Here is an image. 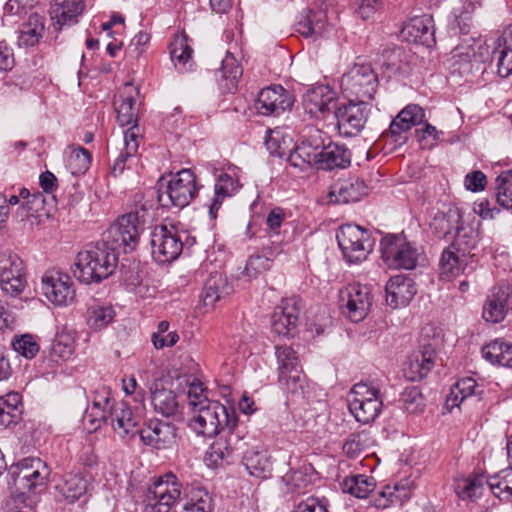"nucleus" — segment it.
Wrapping results in <instances>:
<instances>
[{
    "mask_svg": "<svg viewBox=\"0 0 512 512\" xmlns=\"http://www.w3.org/2000/svg\"><path fill=\"white\" fill-rule=\"evenodd\" d=\"M23 411L21 395L11 392L0 397V429L9 428L21 420Z\"/></svg>",
    "mask_w": 512,
    "mask_h": 512,
    "instance_id": "nucleus-37",
    "label": "nucleus"
},
{
    "mask_svg": "<svg viewBox=\"0 0 512 512\" xmlns=\"http://www.w3.org/2000/svg\"><path fill=\"white\" fill-rule=\"evenodd\" d=\"M370 112V105L366 101L350 99L349 103L335 110L337 129L344 137L357 136L365 127Z\"/></svg>",
    "mask_w": 512,
    "mask_h": 512,
    "instance_id": "nucleus-11",
    "label": "nucleus"
},
{
    "mask_svg": "<svg viewBox=\"0 0 512 512\" xmlns=\"http://www.w3.org/2000/svg\"><path fill=\"white\" fill-rule=\"evenodd\" d=\"M166 193L172 206L183 208L198 194L196 176L190 169H182L176 174L169 173Z\"/></svg>",
    "mask_w": 512,
    "mask_h": 512,
    "instance_id": "nucleus-15",
    "label": "nucleus"
},
{
    "mask_svg": "<svg viewBox=\"0 0 512 512\" xmlns=\"http://www.w3.org/2000/svg\"><path fill=\"white\" fill-rule=\"evenodd\" d=\"M193 411L195 415L189 423L191 429L205 437L217 436L204 458L208 467L216 468L232 456L241 440L239 433H235L238 427L236 412L218 401H206L204 406Z\"/></svg>",
    "mask_w": 512,
    "mask_h": 512,
    "instance_id": "nucleus-1",
    "label": "nucleus"
},
{
    "mask_svg": "<svg viewBox=\"0 0 512 512\" xmlns=\"http://www.w3.org/2000/svg\"><path fill=\"white\" fill-rule=\"evenodd\" d=\"M412 495V487L407 480L395 485H384L371 495V503L377 508H388L392 505H402Z\"/></svg>",
    "mask_w": 512,
    "mask_h": 512,
    "instance_id": "nucleus-23",
    "label": "nucleus"
},
{
    "mask_svg": "<svg viewBox=\"0 0 512 512\" xmlns=\"http://www.w3.org/2000/svg\"><path fill=\"white\" fill-rule=\"evenodd\" d=\"M462 220V214L458 208H449L446 212L435 213L429 228L435 238L448 239L453 232H456Z\"/></svg>",
    "mask_w": 512,
    "mask_h": 512,
    "instance_id": "nucleus-29",
    "label": "nucleus"
},
{
    "mask_svg": "<svg viewBox=\"0 0 512 512\" xmlns=\"http://www.w3.org/2000/svg\"><path fill=\"white\" fill-rule=\"evenodd\" d=\"M486 481L481 475L460 479L456 482V493L463 500L476 499L482 495Z\"/></svg>",
    "mask_w": 512,
    "mask_h": 512,
    "instance_id": "nucleus-50",
    "label": "nucleus"
},
{
    "mask_svg": "<svg viewBox=\"0 0 512 512\" xmlns=\"http://www.w3.org/2000/svg\"><path fill=\"white\" fill-rule=\"evenodd\" d=\"M339 302L349 319L358 322L365 318L370 309V288L360 283L348 284L340 291Z\"/></svg>",
    "mask_w": 512,
    "mask_h": 512,
    "instance_id": "nucleus-13",
    "label": "nucleus"
},
{
    "mask_svg": "<svg viewBox=\"0 0 512 512\" xmlns=\"http://www.w3.org/2000/svg\"><path fill=\"white\" fill-rule=\"evenodd\" d=\"M240 188L239 181L227 173H221L214 185V197L209 205V216L216 219L218 211L226 198L232 197Z\"/></svg>",
    "mask_w": 512,
    "mask_h": 512,
    "instance_id": "nucleus-35",
    "label": "nucleus"
},
{
    "mask_svg": "<svg viewBox=\"0 0 512 512\" xmlns=\"http://www.w3.org/2000/svg\"><path fill=\"white\" fill-rule=\"evenodd\" d=\"M299 299L286 298L275 307L271 316L272 331L279 336H292L299 320Z\"/></svg>",
    "mask_w": 512,
    "mask_h": 512,
    "instance_id": "nucleus-16",
    "label": "nucleus"
},
{
    "mask_svg": "<svg viewBox=\"0 0 512 512\" xmlns=\"http://www.w3.org/2000/svg\"><path fill=\"white\" fill-rule=\"evenodd\" d=\"M280 385L290 394L294 396H303L306 389V377L302 373L301 368L288 371L285 376L278 375Z\"/></svg>",
    "mask_w": 512,
    "mask_h": 512,
    "instance_id": "nucleus-53",
    "label": "nucleus"
},
{
    "mask_svg": "<svg viewBox=\"0 0 512 512\" xmlns=\"http://www.w3.org/2000/svg\"><path fill=\"white\" fill-rule=\"evenodd\" d=\"M186 398L189 400V405L192 407L193 410H196L197 408L204 406L206 404V401H209L207 397L204 395V388L202 386V383L196 380L190 382L189 376L184 399Z\"/></svg>",
    "mask_w": 512,
    "mask_h": 512,
    "instance_id": "nucleus-60",
    "label": "nucleus"
},
{
    "mask_svg": "<svg viewBox=\"0 0 512 512\" xmlns=\"http://www.w3.org/2000/svg\"><path fill=\"white\" fill-rule=\"evenodd\" d=\"M188 385V375L178 369L168 371L162 376V419L165 421L184 422L182 402Z\"/></svg>",
    "mask_w": 512,
    "mask_h": 512,
    "instance_id": "nucleus-6",
    "label": "nucleus"
},
{
    "mask_svg": "<svg viewBox=\"0 0 512 512\" xmlns=\"http://www.w3.org/2000/svg\"><path fill=\"white\" fill-rule=\"evenodd\" d=\"M480 223L477 224L479 226ZM479 243V231L478 227H473L471 224H465L464 221L460 223L456 232L453 236V241L449 245L457 253L462 254L463 257H468L471 262L473 261L474 254L472 253L475 250Z\"/></svg>",
    "mask_w": 512,
    "mask_h": 512,
    "instance_id": "nucleus-30",
    "label": "nucleus"
},
{
    "mask_svg": "<svg viewBox=\"0 0 512 512\" xmlns=\"http://www.w3.org/2000/svg\"><path fill=\"white\" fill-rule=\"evenodd\" d=\"M74 352V346L68 337L60 336L57 337L51 347V357L55 361H66Z\"/></svg>",
    "mask_w": 512,
    "mask_h": 512,
    "instance_id": "nucleus-63",
    "label": "nucleus"
},
{
    "mask_svg": "<svg viewBox=\"0 0 512 512\" xmlns=\"http://www.w3.org/2000/svg\"><path fill=\"white\" fill-rule=\"evenodd\" d=\"M45 31V18L38 13H32L21 25L18 36L20 47H33L43 37Z\"/></svg>",
    "mask_w": 512,
    "mask_h": 512,
    "instance_id": "nucleus-36",
    "label": "nucleus"
},
{
    "mask_svg": "<svg viewBox=\"0 0 512 512\" xmlns=\"http://www.w3.org/2000/svg\"><path fill=\"white\" fill-rule=\"evenodd\" d=\"M26 277L22 259L14 253L4 252L0 254V279L9 277Z\"/></svg>",
    "mask_w": 512,
    "mask_h": 512,
    "instance_id": "nucleus-51",
    "label": "nucleus"
},
{
    "mask_svg": "<svg viewBox=\"0 0 512 512\" xmlns=\"http://www.w3.org/2000/svg\"><path fill=\"white\" fill-rule=\"evenodd\" d=\"M232 291L233 287L229 284L227 277L215 272L206 279L201 298L205 306L214 307L216 302L230 295Z\"/></svg>",
    "mask_w": 512,
    "mask_h": 512,
    "instance_id": "nucleus-33",
    "label": "nucleus"
},
{
    "mask_svg": "<svg viewBox=\"0 0 512 512\" xmlns=\"http://www.w3.org/2000/svg\"><path fill=\"white\" fill-rule=\"evenodd\" d=\"M282 482L286 487V492L300 495L304 494L312 485V475L306 467L290 470L282 477Z\"/></svg>",
    "mask_w": 512,
    "mask_h": 512,
    "instance_id": "nucleus-46",
    "label": "nucleus"
},
{
    "mask_svg": "<svg viewBox=\"0 0 512 512\" xmlns=\"http://www.w3.org/2000/svg\"><path fill=\"white\" fill-rule=\"evenodd\" d=\"M367 193L368 187L364 180L358 177H351L335 185L328 196L331 203L347 204L359 201Z\"/></svg>",
    "mask_w": 512,
    "mask_h": 512,
    "instance_id": "nucleus-28",
    "label": "nucleus"
},
{
    "mask_svg": "<svg viewBox=\"0 0 512 512\" xmlns=\"http://www.w3.org/2000/svg\"><path fill=\"white\" fill-rule=\"evenodd\" d=\"M341 87L357 101L371 100L378 87V77L370 64H355L342 76Z\"/></svg>",
    "mask_w": 512,
    "mask_h": 512,
    "instance_id": "nucleus-8",
    "label": "nucleus"
},
{
    "mask_svg": "<svg viewBox=\"0 0 512 512\" xmlns=\"http://www.w3.org/2000/svg\"><path fill=\"white\" fill-rule=\"evenodd\" d=\"M183 424L184 422L165 421L162 419V450L167 451L164 457L169 460L178 455Z\"/></svg>",
    "mask_w": 512,
    "mask_h": 512,
    "instance_id": "nucleus-40",
    "label": "nucleus"
},
{
    "mask_svg": "<svg viewBox=\"0 0 512 512\" xmlns=\"http://www.w3.org/2000/svg\"><path fill=\"white\" fill-rule=\"evenodd\" d=\"M14 350L21 356L31 359L36 356L39 351V345L32 335L25 334L16 338L13 343Z\"/></svg>",
    "mask_w": 512,
    "mask_h": 512,
    "instance_id": "nucleus-61",
    "label": "nucleus"
},
{
    "mask_svg": "<svg viewBox=\"0 0 512 512\" xmlns=\"http://www.w3.org/2000/svg\"><path fill=\"white\" fill-rule=\"evenodd\" d=\"M478 384L475 379L471 377H465L456 382L451 388L449 395L447 396V406L459 407L460 404L467 398L473 395H480L482 391H478Z\"/></svg>",
    "mask_w": 512,
    "mask_h": 512,
    "instance_id": "nucleus-44",
    "label": "nucleus"
},
{
    "mask_svg": "<svg viewBox=\"0 0 512 512\" xmlns=\"http://www.w3.org/2000/svg\"><path fill=\"white\" fill-rule=\"evenodd\" d=\"M489 490L503 501L512 500V467L490 477L487 481Z\"/></svg>",
    "mask_w": 512,
    "mask_h": 512,
    "instance_id": "nucleus-47",
    "label": "nucleus"
},
{
    "mask_svg": "<svg viewBox=\"0 0 512 512\" xmlns=\"http://www.w3.org/2000/svg\"><path fill=\"white\" fill-rule=\"evenodd\" d=\"M91 159V154L87 149L78 147L72 151L67 165L73 175H81L89 169Z\"/></svg>",
    "mask_w": 512,
    "mask_h": 512,
    "instance_id": "nucleus-58",
    "label": "nucleus"
},
{
    "mask_svg": "<svg viewBox=\"0 0 512 512\" xmlns=\"http://www.w3.org/2000/svg\"><path fill=\"white\" fill-rule=\"evenodd\" d=\"M115 315L112 305L94 303L87 309V324L94 330H101L114 320Z\"/></svg>",
    "mask_w": 512,
    "mask_h": 512,
    "instance_id": "nucleus-45",
    "label": "nucleus"
},
{
    "mask_svg": "<svg viewBox=\"0 0 512 512\" xmlns=\"http://www.w3.org/2000/svg\"><path fill=\"white\" fill-rule=\"evenodd\" d=\"M146 209L126 213L120 217L104 232L103 239L111 245L116 252L120 248L125 253L135 250L138 245L142 225L146 222Z\"/></svg>",
    "mask_w": 512,
    "mask_h": 512,
    "instance_id": "nucleus-3",
    "label": "nucleus"
},
{
    "mask_svg": "<svg viewBox=\"0 0 512 512\" xmlns=\"http://www.w3.org/2000/svg\"><path fill=\"white\" fill-rule=\"evenodd\" d=\"M213 498L202 487L193 489L190 500L185 504V512H213Z\"/></svg>",
    "mask_w": 512,
    "mask_h": 512,
    "instance_id": "nucleus-55",
    "label": "nucleus"
},
{
    "mask_svg": "<svg viewBox=\"0 0 512 512\" xmlns=\"http://www.w3.org/2000/svg\"><path fill=\"white\" fill-rule=\"evenodd\" d=\"M511 305V288L507 285L494 287L483 307V318L492 323H499L504 320Z\"/></svg>",
    "mask_w": 512,
    "mask_h": 512,
    "instance_id": "nucleus-22",
    "label": "nucleus"
},
{
    "mask_svg": "<svg viewBox=\"0 0 512 512\" xmlns=\"http://www.w3.org/2000/svg\"><path fill=\"white\" fill-rule=\"evenodd\" d=\"M347 402L350 413L361 424L374 422L383 407L380 388L372 382L354 384L348 393Z\"/></svg>",
    "mask_w": 512,
    "mask_h": 512,
    "instance_id": "nucleus-4",
    "label": "nucleus"
},
{
    "mask_svg": "<svg viewBox=\"0 0 512 512\" xmlns=\"http://www.w3.org/2000/svg\"><path fill=\"white\" fill-rule=\"evenodd\" d=\"M44 296L54 305L66 306L76 297L74 284L70 276L60 270H47L41 279Z\"/></svg>",
    "mask_w": 512,
    "mask_h": 512,
    "instance_id": "nucleus-12",
    "label": "nucleus"
},
{
    "mask_svg": "<svg viewBox=\"0 0 512 512\" xmlns=\"http://www.w3.org/2000/svg\"><path fill=\"white\" fill-rule=\"evenodd\" d=\"M435 351L428 346L411 354L404 366V376L409 381H420L434 367Z\"/></svg>",
    "mask_w": 512,
    "mask_h": 512,
    "instance_id": "nucleus-27",
    "label": "nucleus"
},
{
    "mask_svg": "<svg viewBox=\"0 0 512 512\" xmlns=\"http://www.w3.org/2000/svg\"><path fill=\"white\" fill-rule=\"evenodd\" d=\"M243 465L251 476L267 478L272 471V462L267 451L247 450L243 456Z\"/></svg>",
    "mask_w": 512,
    "mask_h": 512,
    "instance_id": "nucleus-38",
    "label": "nucleus"
},
{
    "mask_svg": "<svg viewBox=\"0 0 512 512\" xmlns=\"http://www.w3.org/2000/svg\"><path fill=\"white\" fill-rule=\"evenodd\" d=\"M138 139L139 135L135 128H128L124 131V148L115 159L110 171V176L116 178L124 172L127 161L135 156L138 151Z\"/></svg>",
    "mask_w": 512,
    "mask_h": 512,
    "instance_id": "nucleus-39",
    "label": "nucleus"
},
{
    "mask_svg": "<svg viewBox=\"0 0 512 512\" xmlns=\"http://www.w3.org/2000/svg\"><path fill=\"white\" fill-rule=\"evenodd\" d=\"M141 104L140 88L133 82L124 83L114 96L113 105L117 122L122 127L135 128L138 135V117Z\"/></svg>",
    "mask_w": 512,
    "mask_h": 512,
    "instance_id": "nucleus-10",
    "label": "nucleus"
},
{
    "mask_svg": "<svg viewBox=\"0 0 512 512\" xmlns=\"http://www.w3.org/2000/svg\"><path fill=\"white\" fill-rule=\"evenodd\" d=\"M292 93L281 85H273L262 89L255 102V108L263 116H279L290 110L294 104Z\"/></svg>",
    "mask_w": 512,
    "mask_h": 512,
    "instance_id": "nucleus-14",
    "label": "nucleus"
},
{
    "mask_svg": "<svg viewBox=\"0 0 512 512\" xmlns=\"http://www.w3.org/2000/svg\"><path fill=\"white\" fill-rule=\"evenodd\" d=\"M322 144V132L320 130L312 131L308 138L297 145L293 151L289 152V163L300 169L313 164L318 166Z\"/></svg>",
    "mask_w": 512,
    "mask_h": 512,
    "instance_id": "nucleus-19",
    "label": "nucleus"
},
{
    "mask_svg": "<svg viewBox=\"0 0 512 512\" xmlns=\"http://www.w3.org/2000/svg\"><path fill=\"white\" fill-rule=\"evenodd\" d=\"M351 153L344 146L330 142L328 145L322 144L321 153L318 160V168L323 170H333L335 168H346L350 165Z\"/></svg>",
    "mask_w": 512,
    "mask_h": 512,
    "instance_id": "nucleus-32",
    "label": "nucleus"
},
{
    "mask_svg": "<svg viewBox=\"0 0 512 512\" xmlns=\"http://www.w3.org/2000/svg\"><path fill=\"white\" fill-rule=\"evenodd\" d=\"M275 355L278 363V375L299 369V361L296 352L289 346L277 345L275 347Z\"/></svg>",
    "mask_w": 512,
    "mask_h": 512,
    "instance_id": "nucleus-56",
    "label": "nucleus"
},
{
    "mask_svg": "<svg viewBox=\"0 0 512 512\" xmlns=\"http://www.w3.org/2000/svg\"><path fill=\"white\" fill-rule=\"evenodd\" d=\"M44 196L41 192L37 191L32 194V197L23 200L20 207L17 209L16 218L19 221L35 216L44 205Z\"/></svg>",
    "mask_w": 512,
    "mask_h": 512,
    "instance_id": "nucleus-59",
    "label": "nucleus"
},
{
    "mask_svg": "<svg viewBox=\"0 0 512 512\" xmlns=\"http://www.w3.org/2000/svg\"><path fill=\"white\" fill-rule=\"evenodd\" d=\"M58 489L67 502L73 503L86 493L87 481L80 475L69 474Z\"/></svg>",
    "mask_w": 512,
    "mask_h": 512,
    "instance_id": "nucleus-48",
    "label": "nucleus"
},
{
    "mask_svg": "<svg viewBox=\"0 0 512 512\" xmlns=\"http://www.w3.org/2000/svg\"><path fill=\"white\" fill-rule=\"evenodd\" d=\"M403 408L410 414L420 413L425 408V399L421 390L416 387H407L401 395Z\"/></svg>",
    "mask_w": 512,
    "mask_h": 512,
    "instance_id": "nucleus-57",
    "label": "nucleus"
},
{
    "mask_svg": "<svg viewBox=\"0 0 512 512\" xmlns=\"http://www.w3.org/2000/svg\"><path fill=\"white\" fill-rule=\"evenodd\" d=\"M341 488L356 498H367L376 490V480L363 474L350 475L342 481Z\"/></svg>",
    "mask_w": 512,
    "mask_h": 512,
    "instance_id": "nucleus-41",
    "label": "nucleus"
},
{
    "mask_svg": "<svg viewBox=\"0 0 512 512\" xmlns=\"http://www.w3.org/2000/svg\"><path fill=\"white\" fill-rule=\"evenodd\" d=\"M117 403L109 386L99 385L93 391L92 405L90 411L85 415V420L89 422L92 430L96 431L108 422L109 414Z\"/></svg>",
    "mask_w": 512,
    "mask_h": 512,
    "instance_id": "nucleus-17",
    "label": "nucleus"
},
{
    "mask_svg": "<svg viewBox=\"0 0 512 512\" xmlns=\"http://www.w3.org/2000/svg\"><path fill=\"white\" fill-rule=\"evenodd\" d=\"M117 264L118 252L102 238L78 252L72 272L80 283H100L114 273Z\"/></svg>",
    "mask_w": 512,
    "mask_h": 512,
    "instance_id": "nucleus-2",
    "label": "nucleus"
},
{
    "mask_svg": "<svg viewBox=\"0 0 512 512\" xmlns=\"http://www.w3.org/2000/svg\"><path fill=\"white\" fill-rule=\"evenodd\" d=\"M85 9L84 0H53L49 13L55 31L78 23Z\"/></svg>",
    "mask_w": 512,
    "mask_h": 512,
    "instance_id": "nucleus-21",
    "label": "nucleus"
},
{
    "mask_svg": "<svg viewBox=\"0 0 512 512\" xmlns=\"http://www.w3.org/2000/svg\"><path fill=\"white\" fill-rule=\"evenodd\" d=\"M336 239L344 258L349 263L365 260L372 248L368 231L358 225L341 226L336 234Z\"/></svg>",
    "mask_w": 512,
    "mask_h": 512,
    "instance_id": "nucleus-9",
    "label": "nucleus"
},
{
    "mask_svg": "<svg viewBox=\"0 0 512 512\" xmlns=\"http://www.w3.org/2000/svg\"><path fill=\"white\" fill-rule=\"evenodd\" d=\"M47 466L40 458H24L8 470V487L12 494L26 495L44 485Z\"/></svg>",
    "mask_w": 512,
    "mask_h": 512,
    "instance_id": "nucleus-5",
    "label": "nucleus"
},
{
    "mask_svg": "<svg viewBox=\"0 0 512 512\" xmlns=\"http://www.w3.org/2000/svg\"><path fill=\"white\" fill-rule=\"evenodd\" d=\"M325 15L322 12L309 11L308 14L298 22L297 30L305 37H318L325 31Z\"/></svg>",
    "mask_w": 512,
    "mask_h": 512,
    "instance_id": "nucleus-49",
    "label": "nucleus"
},
{
    "mask_svg": "<svg viewBox=\"0 0 512 512\" xmlns=\"http://www.w3.org/2000/svg\"><path fill=\"white\" fill-rule=\"evenodd\" d=\"M424 118L425 112L419 105L409 104L392 120L387 135H390L395 143L403 144L407 140L405 133L422 123Z\"/></svg>",
    "mask_w": 512,
    "mask_h": 512,
    "instance_id": "nucleus-20",
    "label": "nucleus"
},
{
    "mask_svg": "<svg viewBox=\"0 0 512 512\" xmlns=\"http://www.w3.org/2000/svg\"><path fill=\"white\" fill-rule=\"evenodd\" d=\"M382 259L390 267L412 270L416 268L421 248L403 234H389L380 243Z\"/></svg>",
    "mask_w": 512,
    "mask_h": 512,
    "instance_id": "nucleus-7",
    "label": "nucleus"
},
{
    "mask_svg": "<svg viewBox=\"0 0 512 512\" xmlns=\"http://www.w3.org/2000/svg\"><path fill=\"white\" fill-rule=\"evenodd\" d=\"M482 355L492 364L512 368V343L496 339L482 348Z\"/></svg>",
    "mask_w": 512,
    "mask_h": 512,
    "instance_id": "nucleus-42",
    "label": "nucleus"
},
{
    "mask_svg": "<svg viewBox=\"0 0 512 512\" xmlns=\"http://www.w3.org/2000/svg\"><path fill=\"white\" fill-rule=\"evenodd\" d=\"M401 37L414 44L430 47L435 44L432 19L428 16L410 19L401 30Z\"/></svg>",
    "mask_w": 512,
    "mask_h": 512,
    "instance_id": "nucleus-25",
    "label": "nucleus"
},
{
    "mask_svg": "<svg viewBox=\"0 0 512 512\" xmlns=\"http://www.w3.org/2000/svg\"><path fill=\"white\" fill-rule=\"evenodd\" d=\"M473 263L467 256L463 257L462 254L448 246L443 250L440 257V274L448 280L460 274L469 275L475 269Z\"/></svg>",
    "mask_w": 512,
    "mask_h": 512,
    "instance_id": "nucleus-26",
    "label": "nucleus"
},
{
    "mask_svg": "<svg viewBox=\"0 0 512 512\" xmlns=\"http://www.w3.org/2000/svg\"><path fill=\"white\" fill-rule=\"evenodd\" d=\"M385 290L386 302L392 308L408 305L417 292L413 280L401 275L390 278Z\"/></svg>",
    "mask_w": 512,
    "mask_h": 512,
    "instance_id": "nucleus-24",
    "label": "nucleus"
},
{
    "mask_svg": "<svg viewBox=\"0 0 512 512\" xmlns=\"http://www.w3.org/2000/svg\"><path fill=\"white\" fill-rule=\"evenodd\" d=\"M169 53L172 63L180 72L190 71L193 67V49L188 44V37L184 32L176 34L170 42Z\"/></svg>",
    "mask_w": 512,
    "mask_h": 512,
    "instance_id": "nucleus-34",
    "label": "nucleus"
},
{
    "mask_svg": "<svg viewBox=\"0 0 512 512\" xmlns=\"http://www.w3.org/2000/svg\"><path fill=\"white\" fill-rule=\"evenodd\" d=\"M243 70L238 64L236 58L227 54L222 60V65L217 72V80L220 81V85L227 92H232L237 87V82L242 76Z\"/></svg>",
    "mask_w": 512,
    "mask_h": 512,
    "instance_id": "nucleus-43",
    "label": "nucleus"
},
{
    "mask_svg": "<svg viewBox=\"0 0 512 512\" xmlns=\"http://www.w3.org/2000/svg\"><path fill=\"white\" fill-rule=\"evenodd\" d=\"M182 484L172 472L162 475V506L171 507L181 496Z\"/></svg>",
    "mask_w": 512,
    "mask_h": 512,
    "instance_id": "nucleus-54",
    "label": "nucleus"
},
{
    "mask_svg": "<svg viewBox=\"0 0 512 512\" xmlns=\"http://www.w3.org/2000/svg\"><path fill=\"white\" fill-rule=\"evenodd\" d=\"M272 263L261 253H256L248 259L245 266V273L249 277L256 278L259 274L270 270Z\"/></svg>",
    "mask_w": 512,
    "mask_h": 512,
    "instance_id": "nucleus-62",
    "label": "nucleus"
},
{
    "mask_svg": "<svg viewBox=\"0 0 512 512\" xmlns=\"http://www.w3.org/2000/svg\"><path fill=\"white\" fill-rule=\"evenodd\" d=\"M183 244L176 233H172L162 225V262H172L181 255Z\"/></svg>",
    "mask_w": 512,
    "mask_h": 512,
    "instance_id": "nucleus-52",
    "label": "nucleus"
},
{
    "mask_svg": "<svg viewBox=\"0 0 512 512\" xmlns=\"http://www.w3.org/2000/svg\"><path fill=\"white\" fill-rule=\"evenodd\" d=\"M302 102L311 118L325 119L336 103L335 92L327 85H318L303 95Z\"/></svg>",
    "mask_w": 512,
    "mask_h": 512,
    "instance_id": "nucleus-18",
    "label": "nucleus"
},
{
    "mask_svg": "<svg viewBox=\"0 0 512 512\" xmlns=\"http://www.w3.org/2000/svg\"><path fill=\"white\" fill-rule=\"evenodd\" d=\"M109 419L114 431L122 438L134 436L138 432L136 429L137 418L131 407L124 401L116 404L111 414H109Z\"/></svg>",
    "mask_w": 512,
    "mask_h": 512,
    "instance_id": "nucleus-31",
    "label": "nucleus"
},
{
    "mask_svg": "<svg viewBox=\"0 0 512 512\" xmlns=\"http://www.w3.org/2000/svg\"><path fill=\"white\" fill-rule=\"evenodd\" d=\"M27 284L26 277H9L8 280L0 279V287L6 296L17 297L19 296Z\"/></svg>",
    "mask_w": 512,
    "mask_h": 512,
    "instance_id": "nucleus-64",
    "label": "nucleus"
}]
</instances>
